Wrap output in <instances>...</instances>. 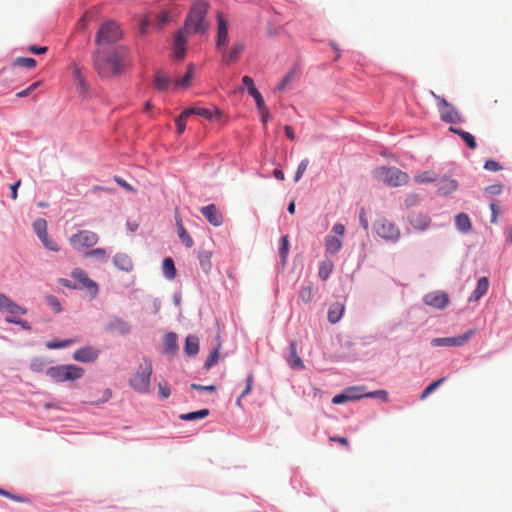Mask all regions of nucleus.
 <instances>
[{
    "instance_id": "obj_1",
    "label": "nucleus",
    "mask_w": 512,
    "mask_h": 512,
    "mask_svg": "<svg viewBox=\"0 0 512 512\" xmlns=\"http://www.w3.org/2000/svg\"><path fill=\"white\" fill-rule=\"evenodd\" d=\"M94 67L102 78H110L119 75L130 63L129 51L121 46L104 53L97 50L93 54Z\"/></svg>"
},
{
    "instance_id": "obj_2",
    "label": "nucleus",
    "mask_w": 512,
    "mask_h": 512,
    "mask_svg": "<svg viewBox=\"0 0 512 512\" xmlns=\"http://www.w3.org/2000/svg\"><path fill=\"white\" fill-rule=\"evenodd\" d=\"M153 372V366L150 359L143 357L142 362L139 364L137 371L129 380L130 387L141 394H147L150 392L151 387V376Z\"/></svg>"
},
{
    "instance_id": "obj_3",
    "label": "nucleus",
    "mask_w": 512,
    "mask_h": 512,
    "mask_svg": "<svg viewBox=\"0 0 512 512\" xmlns=\"http://www.w3.org/2000/svg\"><path fill=\"white\" fill-rule=\"evenodd\" d=\"M373 175L377 180L391 187L403 186L409 181L408 174L396 167H378L374 170Z\"/></svg>"
},
{
    "instance_id": "obj_4",
    "label": "nucleus",
    "mask_w": 512,
    "mask_h": 512,
    "mask_svg": "<svg viewBox=\"0 0 512 512\" xmlns=\"http://www.w3.org/2000/svg\"><path fill=\"white\" fill-rule=\"evenodd\" d=\"M208 10V4L200 1L194 4L190 13L185 21V26L182 30L185 32L192 31L194 33H204L206 27L204 26V18Z\"/></svg>"
},
{
    "instance_id": "obj_5",
    "label": "nucleus",
    "mask_w": 512,
    "mask_h": 512,
    "mask_svg": "<svg viewBox=\"0 0 512 512\" xmlns=\"http://www.w3.org/2000/svg\"><path fill=\"white\" fill-rule=\"evenodd\" d=\"M431 95L437 101V109L443 122L452 125L465 122L463 115L454 105L433 91H431Z\"/></svg>"
},
{
    "instance_id": "obj_6",
    "label": "nucleus",
    "mask_w": 512,
    "mask_h": 512,
    "mask_svg": "<svg viewBox=\"0 0 512 512\" xmlns=\"http://www.w3.org/2000/svg\"><path fill=\"white\" fill-rule=\"evenodd\" d=\"M46 374L56 382H64L81 378L84 370L76 365H59L48 368Z\"/></svg>"
},
{
    "instance_id": "obj_7",
    "label": "nucleus",
    "mask_w": 512,
    "mask_h": 512,
    "mask_svg": "<svg viewBox=\"0 0 512 512\" xmlns=\"http://www.w3.org/2000/svg\"><path fill=\"white\" fill-rule=\"evenodd\" d=\"M71 277L74 280V289L84 290L91 298H95L98 295V284L89 278L85 270L75 268L71 272Z\"/></svg>"
},
{
    "instance_id": "obj_8",
    "label": "nucleus",
    "mask_w": 512,
    "mask_h": 512,
    "mask_svg": "<svg viewBox=\"0 0 512 512\" xmlns=\"http://www.w3.org/2000/svg\"><path fill=\"white\" fill-rule=\"evenodd\" d=\"M122 38V32L117 23L107 21L101 25L96 35L95 42L98 45L114 43Z\"/></svg>"
},
{
    "instance_id": "obj_9",
    "label": "nucleus",
    "mask_w": 512,
    "mask_h": 512,
    "mask_svg": "<svg viewBox=\"0 0 512 512\" xmlns=\"http://www.w3.org/2000/svg\"><path fill=\"white\" fill-rule=\"evenodd\" d=\"M98 241L97 233L90 230H80L69 237V244L77 251L94 247Z\"/></svg>"
},
{
    "instance_id": "obj_10",
    "label": "nucleus",
    "mask_w": 512,
    "mask_h": 512,
    "mask_svg": "<svg viewBox=\"0 0 512 512\" xmlns=\"http://www.w3.org/2000/svg\"><path fill=\"white\" fill-rule=\"evenodd\" d=\"M374 229L377 235L386 241L396 242L400 238L398 226L386 218L377 219L374 223Z\"/></svg>"
},
{
    "instance_id": "obj_11",
    "label": "nucleus",
    "mask_w": 512,
    "mask_h": 512,
    "mask_svg": "<svg viewBox=\"0 0 512 512\" xmlns=\"http://www.w3.org/2000/svg\"><path fill=\"white\" fill-rule=\"evenodd\" d=\"M475 335V329H469L465 333L459 336L453 337H441L434 338L431 341V345L434 347L447 346V347H459L468 343L471 338Z\"/></svg>"
},
{
    "instance_id": "obj_12",
    "label": "nucleus",
    "mask_w": 512,
    "mask_h": 512,
    "mask_svg": "<svg viewBox=\"0 0 512 512\" xmlns=\"http://www.w3.org/2000/svg\"><path fill=\"white\" fill-rule=\"evenodd\" d=\"M217 34H216V49L218 51H224L227 48L229 42L228 34V21L224 17L222 12H217Z\"/></svg>"
},
{
    "instance_id": "obj_13",
    "label": "nucleus",
    "mask_w": 512,
    "mask_h": 512,
    "mask_svg": "<svg viewBox=\"0 0 512 512\" xmlns=\"http://www.w3.org/2000/svg\"><path fill=\"white\" fill-rule=\"evenodd\" d=\"M423 301L430 307L442 310L449 304V295L441 290L432 291L424 296Z\"/></svg>"
},
{
    "instance_id": "obj_14",
    "label": "nucleus",
    "mask_w": 512,
    "mask_h": 512,
    "mask_svg": "<svg viewBox=\"0 0 512 512\" xmlns=\"http://www.w3.org/2000/svg\"><path fill=\"white\" fill-rule=\"evenodd\" d=\"M0 311L7 312L15 316H23L27 312L24 307L18 305L3 293H0Z\"/></svg>"
},
{
    "instance_id": "obj_15",
    "label": "nucleus",
    "mask_w": 512,
    "mask_h": 512,
    "mask_svg": "<svg viewBox=\"0 0 512 512\" xmlns=\"http://www.w3.org/2000/svg\"><path fill=\"white\" fill-rule=\"evenodd\" d=\"M408 222L415 230L424 231L430 226L431 218L423 212H412L408 216Z\"/></svg>"
},
{
    "instance_id": "obj_16",
    "label": "nucleus",
    "mask_w": 512,
    "mask_h": 512,
    "mask_svg": "<svg viewBox=\"0 0 512 512\" xmlns=\"http://www.w3.org/2000/svg\"><path fill=\"white\" fill-rule=\"evenodd\" d=\"M100 351L92 346H86L76 350L73 353V359L83 363L95 361L99 357Z\"/></svg>"
},
{
    "instance_id": "obj_17",
    "label": "nucleus",
    "mask_w": 512,
    "mask_h": 512,
    "mask_svg": "<svg viewBox=\"0 0 512 512\" xmlns=\"http://www.w3.org/2000/svg\"><path fill=\"white\" fill-rule=\"evenodd\" d=\"M184 30H179L174 37L173 56L175 59H183L186 53L187 37Z\"/></svg>"
},
{
    "instance_id": "obj_18",
    "label": "nucleus",
    "mask_w": 512,
    "mask_h": 512,
    "mask_svg": "<svg viewBox=\"0 0 512 512\" xmlns=\"http://www.w3.org/2000/svg\"><path fill=\"white\" fill-rule=\"evenodd\" d=\"M201 213L213 226H220L223 223V217L218 212L214 204H209L201 208Z\"/></svg>"
},
{
    "instance_id": "obj_19",
    "label": "nucleus",
    "mask_w": 512,
    "mask_h": 512,
    "mask_svg": "<svg viewBox=\"0 0 512 512\" xmlns=\"http://www.w3.org/2000/svg\"><path fill=\"white\" fill-rule=\"evenodd\" d=\"M244 50V43L241 41H236L233 43L230 51H226V49L222 52V60L225 63L236 62L239 59L240 54Z\"/></svg>"
},
{
    "instance_id": "obj_20",
    "label": "nucleus",
    "mask_w": 512,
    "mask_h": 512,
    "mask_svg": "<svg viewBox=\"0 0 512 512\" xmlns=\"http://www.w3.org/2000/svg\"><path fill=\"white\" fill-rule=\"evenodd\" d=\"M458 188V182L449 177L441 178L437 183V192L442 196H447Z\"/></svg>"
},
{
    "instance_id": "obj_21",
    "label": "nucleus",
    "mask_w": 512,
    "mask_h": 512,
    "mask_svg": "<svg viewBox=\"0 0 512 512\" xmlns=\"http://www.w3.org/2000/svg\"><path fill=\"white\" fill-rule=\"evenodd\" d=\"M187 113L190 115H198L205 119L211 120L215 116L220 115V110H218L216 107L204 108V107H190L186 109Z\"/></svg>"
},
{
    "instance_id": "obj_22",
    "label": "nucleus",
    "mask_w": 512,
    "mask_h": 512,
    "mask_svg": "<svg viewBox=\"0 0 512 512\" xmlns=\"http://www.w3.org/2000/svg\"><path fill=\"white\" fill-rule=\"evenodd\" d=\"M114 265L125 272H131L133 270V261L131 257L126 253H117L113 257Z\"/></svg>"
},
{
    "instance_id": "obj_23",
    "label": "nucleus",
    "mask_w": 512,
    "mask_h": 512,
    "mask_svg": "<svg viewBox=\"0 0 512 512\" xmlns=\"http://www.w3.org/2000/svg\"><path fill=\"white\" fill-rule=\"evenodd\" d=\"M342 248V241L336 236H327L325 239V250L331 255L337 254Z\"/></svg>"
},
{
    "instance_id": "obj_24",
    "label": "nucleus",
    "mask_w": 512,
    "mask_h": 512,
    "mask_svg": "<svg viewBox=\"0 0 512 512\" xmlns=\"http://www.w3.org/2000/svg\"><path fill=\"white\" fill-rule=\"evenodd\" d=\"M455 224H456L457 229L463 233L470 232V230L472 228L470 218L465 213H459L458 215H456Z\"/></svg>"
},
{
    "instance_id": "obj_25",
    "label": "nucleus",
    "mask_w": 512,
    "mask_h": 512,
    "mask_svg": "<svg viewBox=\"0 0 512 512\" xmlns=\"http://www.w3.org/2000/svg\"><path fill=\"white\" fill-rule=\"evenodd\" d=\"M164 351L167 354L173 355L175 354L178 345L177 338L174 333H168L163 338Z\"/></svg>"
},
{
    "instance_id": "obj_26",
    "label": "nucleus",
    "mask_w": 512,
    "mask_h": 512,
    "mask_svg": "<svg viewBox=\"0 0 512 512\" xmlns=\"http://www.w3.org/2000/svg\"><path fill=\"white\" fill-rule=\"evenodd\" d=\"M449 130L455 134H458L470 149H475L477 147V143L474 136L469 132H466L459 128H455L454 126H451Z\"/></svg>"
},
{
    "instance_id": "obj_27",
    "label": "nucleus",
    "mask_w": 512,
    "mask_h": 512,
    "mask_svg": "<svg viewBox=\"0 0 512 512\" xmlns=\"http://www.w3.org/2000/svg\"><path fill=\"white\" fill-rule=\"evenodd\" d=\"M184 350L187 355L195 356L199 352V339L194 335H189L185 341Z\"/></svg>"
},
{
    "instance_id": "obj_28",
    "label": "nucleus",
    "mask_w": 512,
    "mask_h": 512,
    "mask_svg": "<svg viewBox=\"0 0 512 512\" xmlns=\"http://www.w3.org/2000/svg\"><path fill=\"white\" fill-rule=\"evenodd\" d=\"M489 287V281L487 277H481L478 282L477 286L471 296L474 300H479L482 296H484L487 293Z\"/></svg>"
},
{
    "instance_id": "obj_29",
    "label": "nucleus",
    "mask_w": 512,
    "mask_h": 512,
    "mask_svg": "<svg viewBox=\"0 0 512 512\" xmlns=\"http://www.w3.org/2000/svg\"><path fill=\"white\" fill-rule=\"evenodd\" d=\"M85 258H93L98 262H107L108 253L104 248H95L84 253Z\"/></svg>"
},
{
    "instance_id": "obj_30",
    "label": "nucleus",
    "mask_w": 512,
    "mask_h": 512,
    "mask_svg": "<svg viewBox=\"0 0 512 512\" xmlns=\"http://www.w3.org/2000/svg\"><path fill=\"white\" fill-rule=\"evenodd\" d=\"M171 80L170 78L161 71H158L154 75V86L159 91H164L168 88Z\"/></svg>"
},
{
    "instance_id": "obj_31",
    "label": "nucleus",
    "mask_w": 512,
    "mask_h": 512,
    "mask_svg": "<svg viewBox=\"0 0 512 512\" xmlns=\"http://www.w3.org/2000/svg\"><path fill=\"white\" fill-rule=\"evenodd\" d=\"M194 73H195L194 65L192 63L188 64L187 71H186L185 75L182 78L178 79L176 81L175 85L177 87H181V88L188 87L191 83V80L194 77Z\"/></svg>"
},
{
    "instance_id": "obj_32",
    "label": "nucleus",
    "mask_w": 512,
    "mask_h": 512,
    "mask_svg": "<svg viewBox=\"0 0 512 512\" xmlns=\"http://www.w3.org/2000/svg\"><path fill=\"white\" fill-rule=\"evenodd\" d=\"M289 361H290L291 367H293V368H297V369L304 368V363L297 354V344L294 341L290 343V359H289Z\"/></svg>"
},
{
    "instance_id": "obj_33",
    "label": "nucleus",
    "mask_w": 512,
    "mask_h": 512,
    "mask_svg": "<svg viewBox=\"0 0 512 512\" xmlns=\"http://www.w3.org/2000/svg\"><path fill=\"white\" fill-rule=\"evenodd\" d=\"M344 305L340 302L333 303L328 311V320H340L344 314Z\"/></svg>"
},
{
    "instance_id": "obj_34",
    "label": "nucleus",
    "mask_w": 512,
    "mask_h": 512,
    "mask_svg": "<svg viewBox=\"0 0 512 512\" xmlns=\"http://www.w3.org/2000/svg\"><path fill=\"white\" fill-rule=\"evenodd\" d=\"M162 270L165 277L169 280H173L176 276V268L172 258L167 257L163 260Z\"/></svg>"
},
{
    "instance_id": "obj_35",
    "label": "nucleus",
    "mask_w": 512,
    "mask_h": 512,
    "mask_svg": "<svg viewBox=\"0 0 512 512\" xmlns=\"http://www.w3.org/2000/svg\"><path fill=\"white\" fill-rule=\"evenodd\" d=\"M211 258L212 254L209 251H200L198 254V259L200 262V266L202 270L206 273H208L211 270L212 264H211Z\"/></svg>"
},
{
    "instance_id": "obj_36",
    "label": "nucleus",
    "mask_w": 512,
    "mask_h": 512,
    "mask_svg": "<svg viewBox=\"0 0 512 512\" xmlns=\"http://www.w3.org/2000/svg\"><path fill=\"white\" fill-rule=\"evenodd\" d=\"M178 235L181 242L187 247L191 248L194 245L192 237L189 235L185 227L180 221H177Z\"/></svg>"
},
{
    "instance_id": "obj_37",
    "label": "nucleus",
    "mask_w": 512,
    "mask_h": 512,
    "mask_svg": "<svg viewBox=\"0 0 512 512\" xmlns=\"http://www.w3.org/2000/svg\"><path fill=\"white\" fill-rule=\"evenodd\" d=\"M209 413L210 412L208 409H201V410H198L195 412L181 414L180 419H182L184 421H193V420H197V419H203V418L207 417L209 415Z\"/></svg>"
},
{
    "instance_id": "obj_38",
    "label": "nucleus",
    "mask_w": 512,
    "mask_h": 512,
    "mask_svg": "<svg viewBox=\"0 0 512 512\" xmlns=\"http://www.w3.org/2000/svg\"><path fill=\"white\" fill-rule=\"evenodd\" d=\"M333 270V263L330 260H325L320 263L318 275L322 280H326Z\"/></svg>"
},
{
    "instance_id": "obj_39",
    "label": "nucleus",
    "mask_w": 512,
    "mask_h": 512,
    "mask_svg": "<svg viewBox=\"0 0 512 512\" xmlns=\"http://www.w3.org/2000/svg\"><path fill=\"white\" fill-rule=\"evenodd\" d=\"M33 229H34L35 233L37 234V236L39 237V239L42 238L43 236H45L46 234H48L47 233V222L43 218H39L33 223Z\"/></svg>"
},
{
    "instance_id": "obj_40",
    "label": "nucleus",
    "mask_w": 512,
    "mask_h": 512,
    "mask_svg": "<svg viewBox=\"0 0 512 512\" xmlns=\"http://www.w3.org/2000/svg\"><path fill=\"white\" fill-rule=\"evenodd\" d=\"M37 62L34 58L29 57H18L14 60L13 65L24 67L27 69H33L36 66Z\"/></svg>"
},
{
    "instance_id": "obj_41",
    "label": "nucleus",
    "mask_w": 512,
    "mask_h": 512,
    "mask_svg": "<svg viewBox=\"0 0 512 512\" xmlns=\"http://www.w3.org/2000/svg\"><path fill=\"white\" fill-rule=\"evenodd\" d=\"M220 348H221V343L218 341L217 346L214 348V350L209 355V357L207 358V360H206V362L204 364V368L206 370L211 369L215 365V363L217 362V360L219 358V350H220Z\"/></svg>"
},
{
    "instance_id": "obj_42",
    "label": "nucleus",
    "mask_w": 512,
    "mask_h": 512,
    "mask_svg": "<svg viewBox=\"0 0 512 512\" xmlns=\"http://www.w3.org/2000/svg\"><path fill=\"white\" fill-rule=\"evenodd\" d=\"M280 242L281 243H280V247H279V254H280L282 263L285 264L287 261L288 252H289L288 236H286V235L282 236Z\"/></svg>"
},
{
    "instance_id": "obj_43",
    "label": "nucleus",
    "mask_w": 512,
    "mask_h": 512,
    "mask_svg": "<svg viewBox=\"0 0 512 512\" xmlns=\"http://www.w3.org/2000/svg\"><path fill=\"white\" fill-rule=\"evenodd\" d=\"M189 117V114L187 113L186 109L181 112V114L176 118L175 125L178 134H182L186 129V121Z\"/></svg>"
},
{
    "instance_id": "obj_44",
    "label": "nucleus",
    "mask_w": 512,
    "mask_h": 512,
    "mask_svg": "<svg viewBox=\"0 0 512 512\" xmlns=\"http://www.w3.org/2000/svg\"><path fill=\"white\" fill-rule=\"evenodd\" d=\"M295 75H296V69L293 68L284 76L282 81L279 83L277 89L280 92L285 91L286 87L294 80Z\"/></svg>"
},
{
    "instance_id": "obj_45",
    "label": "nucleus",
    "mask_w": 512,
    "mask_h": 512,
    "mask_svg": "<svg viewBox=\"0 0 512 512\" xmlns=\"http://www.w3.org/2000/svg\"><path fill=\"white\" fill-rule=\"evenodd\" d=\"M444 380H445L444 378H440V379L432 382L431 384H429L422 392L420 399L424 400L425 398H427L432 392H434L444 382Z\"/></svg>"
},
{
    "instance_id": "obj_46",
    "label": "nucleus",
    "mask_w": 512,
    "mask_h": 512,
    "mask_svg": "<svg viewBox=\"0 0 512 512\" xmlns=\"http://www.w3.org/2000/svg\"><path fill=\"white\" fill-rule=\"evenodd\" d=\"M415 181L418 183H431L436 181V177L434 173L430 171H424L418 175L415 176Z\"/></svg>"
},
{
    "instance_id": "obj_47",
    "label": "nucleus",
    "mask_w": 512,
    "mask_h": 512,
    "mask_svg": "<svg viewBox=\"0 0 512 512\" xmlns=\"http://www.w3.org/2000/svg\"><path fill=\"white\" fill-rule=\"evenodd\" d=\"M47 366V362L44 358H34L30 363V368L34 372H42Z\"/></svg>"
},
{
    "instance_id": "obj_48",
    "label": "nucleus",
    "mask_w": 512,
    "mask_h": 512,
    "mask_svg": "<svg viewBox=\"0 0 512 512\" xmlns=\"http://www.w3.org/2000/svg\"><path fill=\"white\" fill-rule=\"evenodd\" d=\"M40 240H41L42 244L44 245V247L47 248L48 250L54 251V252H58L60 250V247L57 244V242L50 239L48 237V234H46L45 236L40 238Z\"/></svg>"
},
{
    "instance_id": "obj_49",
    "label": "nucleus",
    "mask_w": 512,
    "mask_h": 512,
    "mask_svg": "<svg viewBox=\"0 0 512 512\" xmlns=\"http://www.w3.org/2000/svg\"><path fill=\"white\" fill-rule=\"evenodd\" d=\"M249 95L252 96L256 102L258 110H263L265 105L264 99L257 88L250 89Z\"/></svg>"
},
{
    "instance_id": "obj_50",
    "label": "nucleus",
    "mask_w": 512,
    "mask_h": 512,
    "mask_svg": "<svg viewBox=\"0 0 512 512\" xmlns=\"http://www.w3.org/2000/svg\"><path fill=\"white\" fill-rule=\"evenodd\" d=\"M0 496L6 497V498L11 499V500L16 501V502H21V503H28L29 502L28 498H26L24 496L12 494L9 491H6V490H4L2 488H0Z\"/></svg>"
},
{
    "instance_id": "obj_51",
    "label": "nucleus",
    "mask_w": 512,
    "mask_h": 512,
    "mask_svg": "<svg viewBox=\"0 0 512 512\" xmlns=\"http://www.w3.org/2000/svg\"><path fill=\"white\" fill-rule=\"evenodd\" d=\"M299 297L304 303H309L313 297L312 287L311 286L302 287L299 291Z\"/></svg>"
},
{
    "instance_id": "obj_52",
    "label": "nucleus",
    "mask_w": 512,
    "mask_h": 512,
    "mask_svg": "<svg viewBox=\"0 0 512 512\" xmlns=\"http://www.w3.org/2000/svg\"><path fill=\"white\" fill-rule=\"evenodd\" d=\"M363 387H351L345 390L346 395L351 397V401L365 397V394L361 393Z\"/></svg>"
},
{
    "instance_id": "obj_53",
    "label": "nucleus",
    "mask_w": 512,
    "mask_h": 512,
    "mask_svg": "<svg viewBox=\"0 0 512 512\" xmlns=\"http://www.w3.org/2000/svg\"><path fill=\"white\" fill-rule=\"evenodd\" d=\"M72 342H73L72 340H64V341L53 340V341H48L46 343V347L48 349H60V348H65V347L69 346Z\"/></svg>"
},
{
    "instance_id": "obj_54",
    "label": "nucleus",
    "mask_w": 512,
    "mask_h": 512,
    "mask_svg": "<svg viewBox=\"0 0 512 512\" xmlns=\"http://www.w3.org/2000/svg\"><path fill=\"white\" fill-rule=\"evenodd\" d=\"M308 165H309V160L308 159H303L299 163L297 171H296V174H295V177H294V181L295 182H298L300 180V178L303 176L304 172L306 171Z\"/></svg>"
},
{
    "instance_id": "obj_55",
    "label": "nucleus",
    "mask_w": 512,
    "mask_h": 512,
    "mask_svg": "<svg viewBox=\"0 0 512 512\" xmlns=\"http://www.w3.org/2000/svg\"><path fill=\"white\" fill-rule=\"evenodd\" d=\"M365 397L380 398L384 402L388 401V393L386 390H376L373 392L365 393Z\"/></svg>"
},
{
    "instance_id": "obj_56",
    "label": "nucleus",
    "mask_w": 512,
    "mask_h": 512,
    "mask_svg": "<svg viewBox=\"0 0 512 512\" xmlns=\"http://www.w3.org/2000/svg\"><path fill=\"white\" fill-rule=\"evenodd\" d=\"M40 84H41V82H40V81L34 82V83H32L28 88H26V89H24V90H22V91L18 92V93L16 94V96H17L18 98L26 97V96L30 95V93H32V92H33L37 87H39V85H40Z\"/></svg>"
},
{
    "instance_id": "obj_57",
    "label": "nucleus",
    "mask_w": 512,
    "mask_h": 512,
    "mask_svg": "<svg viewBox=\"0 0 512 512\" xmlns=\"http://www.w3.org/2000/svg\"><path fill=\"white\" fill-rule=\"evenodd\" d=\"M503 186L500 183L487 186L485 192L490 195H499L502 192Z\"/></svg>"
},
{
    "instance_id": "obj_58",
    "label": "nucleus",
    "mask_w": 512,
    "mask_h": 512,
    "mask_svg": "<svg viewBox=\"0 0 512 512\" xmlns=\"http://www.w3.org/2000/svg\"><path fill=\"white\" fill-rule=\"evenodd\" d=\"M253 380H254L253 374L252 373L248 374L247 378H246V387L242 391L241 397H245L246 395H248L251 392L252 385H253Z\"/></svg>"
},
{
    "instance_id": "obj_59",
    "label": "nucleus",
    "mask_w": 512,
    "mask_h": 512,
    "mask_svg": "<svg viewBox=\"0 0 512 512\" xmlns=\"http://www.w3.org/2000/svg\"><path fill=\"white\" fill-rule=\"evenodd\" d=\"M348 401H351V397L347 396L345 391L343 393L335 395L332 399L333 404H343Z\"/></svg>"
},
{
    "instance_id": "obj_60",
    "label": "nucleus",
    "mask_w": 512,
    "mask_h": 512,
    "mask_svg": "<svg viewBox=\"0 0 512 512\" xmlns=\"http://www.w3.org/2000/svg\"><path fill=\"white\" fill-rule=\"evenodd\" d=\"M490 209L492 212L491 223L495 224V223H497V219H498L501 209L495 202L490 203Z\"/></svg>"
},
{
    "instance_id": "obj_61",
    "label": "nucleus",
    "mask_w": 512,
    "mask_h": 512,
    "mask_svg": "<svg viewBox=\"0 0 512 512\" xmlns=\"http://www.w3.org/2000/svg\"><path fill=\"white\" fill-rule=\"evenodd\" d=\"M190 387L194 390H199V391H208V392L216 391L215 385H200V384L192 383Z\"/></svg>"
},
{
    "instance_id": "obj_62",
    "label": "nucleus",
    "mask_w": 512,
    "mask_h": 512,
    "mask_svg": "<svg viewBox=\"0 0 512 512\" xmlns=\"http://www.w3.org/2000/svg\"><path fill=\"white\" fill-rule=\"evenodd\" d=\"M484 168L488 171L497 172L501 169V166L498 162L494 160H487L485 162Z\"/></svg>"
},
{
    "instance_id": "obj_63",
    "label": "nucleus",
    "mask_w": 512,
    "mask_h": 512,
    "mask_svg": "<svg viewBox=\"0 0 512 512\" xmlns=\"http://www.w3.org/2000/svg\"><path fill=\"white\" fill-rule=\"evenodd\" d=\"M47 302L49 303L50 307L55 311L59 312L61 310V304L59 300L54 296H48Z\"/></svg>"
},
{
    "instance_id": "obj_64",
    "label": "nucleus",
    "mask_w": 512,
    "mask_h": 512,
    "mask_svg": "<svg viewBox=\"0 0 512 512\" xmlns=\"http://www.w3.org/2000/svg\"><path fill=\"white\" fill-rule=\"evenodd\" d=\"M158 389L159 395L162 399H167L171 394L170 388L167 386V384L159 383Z\"/></svg>"
}]
</instances>
